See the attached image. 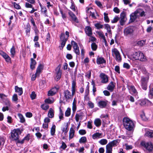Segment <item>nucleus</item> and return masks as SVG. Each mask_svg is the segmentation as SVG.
<instances>
[{
    "mask_svg": "<svg viewBox=\"0 0 153 153\" xmlns=\"http://www.w3.org/2000/svg\"><path fill=\"white\" fill-rule=\"evenodd\" d=\"M74 51L77 55H79L80 54V51L79 47H76L74 48Z\"/></svg>",
    "mask_w": 153,
    "mask_h": 153,
    "instance_id": "51",
    "label": "nucleus"
},
{
    "mask_svg": "<svg viewBox=\"0 0 153 153\" xmlns=\"http://www.w3.org/2000/svg\"><path fill=\"white\" fill-rule=\"evenodd\" d=\"M94 26L97 29H99L103 28V25H101L100 23H97L95 24Z\"/></svg>",
    "mask_w": 153,
    "mask_h": 153,
    "instance_id": "41",
    "label": "nucleus"
},
{
    "mask_svg": "<svg viewBox=\"0 0 153 153\" xmlns=\"http://www.w3.org/2000/svg\"><path fill=\"white\" fill-rule=\"evenodd\" d=\"M43 66L41 64L39 65V66L38 67L36 70V72L37 74H38V75H40L42 70V69Z\"/></svg>",
    "mask_w": 153,
    "mask_h": 153,
    "instance_id": "35",
    "label": "nucleus"
},
{
    "mask_svg": "<svg viewBox=\"0 0 153 153\" xmlns=\"http://www.w3.org/2000/svg\"><path fill=\"white\" fill-rule=\"evenodd\" d=\"M45 102L46 103L48 104H51L53 102V101L49 99H46L45 100Z\"/></svg>",
    "mask_w": 153,
    "mask_h": 153,
    "instance_id": "64",
    "label": "nucleus"
},
{
    "mask_svg": "<svg viewBox=\"0 0 153 153\" xmlns=\"http://www.w3.org/2000/svg\"><path fill=\"white\" fill-rule=\"evenodd\" d=\"M21 133V131L19 129H14L11 132L12 138L13 140H17L19 139V135Z\"/></svg>",
    "mask_w": 153,
    "mask_h": 153,
    "instance_id": "5",
    "label": "nucleus"
},
{
    "mask_svg": "<svg viewBox=\"0 0 153 153\" xmlns=\"http://www.w3.org/2000/svg\"><path fill=\"white\" fill-rule=\"evenodd\" d=\"M58 88L56 87H54L48 91V96H53L56 94L58 91Z\"/></svg>",
    "mask_w": 153,
    "mask_h": 153,
    "instance_id": "15",
    "label": "nucleus"
},
{
    "mask_svg": "<svg viewBox=\"0 0 153 153\" xmlns=\"http://www.w3.org/2000/svg\"><path fill=\"white\" fill-rule=\"evenodd\" d=\"M25 32L26 35L28 36H29L30 32V26L29 24H27L25 28Z\"/></svg>",
    "mask_w": 153,
    "mask_h": 153,
    "instance_id": "26",
    "label": "nucleus"
},
{
    "mask_svg": "<svg viewBox=\"0 0 153 153\" xmlns=\"http://www.w3.org/2000/svg\"><path fill=\"white\" fill-rule=\"evenodd\" d=\"M131 90L132 91L133 94H136L137 93L136 90L134 86H131L130 87Z\"/></svg>",
    "mask_w": 153,
    "mask_h": 153,
    "instance_id": "52",
    "label": "nucleus"
},
{
    "mask_svg": "<svg viewBox=\"0 0 153 153\" xmlns=\"http://www.w3.org/2000/svg\"><path fill=\"white\" fill-rule=\"evenodd\" d=\"M76 101L75 98H74L73 102L72 110L73 111H75L76 109Z\"/></svg>",
    "mask_w": 153,
    "mask_h": 153,
    "instance_id": "37",
    "label": "nucleus"
},
{
    "mask_svg": "<svg viewBox=\"0 0 153 153\" xmlns=\"http://www.w3.org/2000/svg\"><path fill=\"white\" fill-rule=\"evenodd\" d=\"M18 115L20 119V122L21 123H24L25 120L23 115L21 114H18Z\"/></svg>",
    "mask_w": 153,
    "mask_h": 153,
    "instance_id": "36",
    "label": "nucleus"
},
{
    "mask_svg": "<svg viewBox=\"0 0 153 153\" xmlns=\"http://www.w3.org/2000/svg\"><path fill=\"white\" fill-rule=\"evenodd\" d=\"M85 31L86 34L89 36H91L92 35L91 28L90 26H87L85 27Z\"/></svg>",
    "mask_w": 153,
    "mask_h": 153,
    "instance_id": "20",
    "label": "nucleus"
},
{
    "mask_svg": "<svg viewBox=\"0 0 153 153\" xmlns=\"http://www.w3.org/2000/svg\"><path fill=\"white\" fill-rule=\"evenodd\" d=\"M145 135L150 138H153V130L149 129L145 130Z\"/></svg>",
    "mask_w": 153,
    "mask_h": 153,
    "instance_id": "16",
    "label": "nucleus"
},
{
    "mask_svg": "<svg viewBox=\"0 0 153 153\" xmlns=\"http://www.w3.org/2000/svg\"><path fill=\"white\" fill-rule=\"evenodd\" d=\"M63 94L64 97L66 101L71 99L73 96L72 94H71L70 92L68 90H65L64 91Z\"/></svg>",
    "mask_w": 153,
    "mask_h": 153,
    "instance_id": "12",
    "label": "nucleus"
},
{
    "mask_svg": "<svg viewBox=\"0 0 153 153\" xmlns=\"http://www.w3.org/2000/svg\"><path fill=\"white\" fill-rule=\"evenodd\" d=\"M13 5L14 8L17 9H21V7L19 5L16 4V2H14L13 3Z\"/></svg>",
    "mask_w": 153,
    "mask_h": 153,
    "instance_id": "58",
    "label": "nucleus"
},
{
    "mask_svg": "<svg viewBox=\"0 0 153 153\" xmlns=\"http://www.w3.org/2000/svg\"><path fill=\"white\" fill-rule=\"evenodd\" d=\"M112 54L113 56H116L119 54H120L119 52L116 48H114L112 50Z\"/></svg>",
    "mask_w": 153,
    "mask_h": 153,
    "instance_id": "34",
    "label": "nucleus"
},
{
    "mask_svg": "<svg viewBox=\"0 0 153 153\" xmlns=\"http://www.w3.org/2000/svg\"><path fill=\"white\" fill-rule=\"evenodd\" d=\"M41 108L44 110H47L49 108V106L48 105L46 104H43L41 105Z\"/></svg>",
    "mask_w": 153,
    "mask_h": 153,
    "instance_id": "47",
    "label": "nucleus"
},
{
    "mask_svg": "<svg viewBox=\"0 0 153 153\" xmlns=\"http://www.w3.org/2000/svg\"><path fill=\"white\" fill-rule=\"evenodd\" d=\"M141 146L144 147L149 152H151L153 150V145L151 142H146L144 141H142L140 143Z\"/></svg>",
    "mask_w": 153,
    "mask_h": 153,
    "instance_id": "4",
    "label": "nucleus"
},
{
    "mask_svg": "<svg viewBox=\"0 0 153 153\" xmlns=\"http://www.w3.org/2000/svg\"><path fill=\"white\" fill-rule=\"evenodd\" d=\"M116 60L118 62H120L121 61V58L120 54L115 56Z\"/></svg>",
    "mask_w": 153,
    "mask_h": 153,
    "instance_id": "57",
    "label": "nucleus"
},
{
    "mask_svg": "<svg viewBox=\"0 0 153 153\" xmlns=\"http://www.w3.org/2000/svg\"><path fill=\"white\" fill-rule=\"evenodd\" d=\"M68 124H67L65 126V128H63L62 130L63 132H64L65 134H66V133H67V132H68Z\"/></svg>",
    "mask_w": 153,
    "mask_h": 153,
    "instance_id": "56",
    "label": "nucleus"
},
{
    "mask_svg": "<svg viewBox=\"0 0 153 153\" xmlns=\"http://www.w3.org/2000/svg\"><path fill=\"white\" fill-rule=\"evenodd\" d=\"M71 109L68 108L65 112V116L66 117H68L70 115Z\"/></svg>",
    "mask_w": 153,
    "mask_h": 153,
    "instance_id": "49",
    "label": "nucleus"
},
{
    "mask_svg": "<svg viewBox=\"0 0 153 153\" xmlns=\"http://www.w3.org/2000/svg\"><path fill=\"white\" fill-rule=\"evenodd\" d=\"M72 45L73 46V48L78 47V45L75 42L72 41L71 42Z\"/></svg>",
    "mask_w": 153,
    "mask_h": 153,
    "instance_id": "62",
    "label": "nucleus"
},
{
    "mask_svg": "<svg viewBox=\"0 0 153 153\" xmlns=\"http://www.w3.org/2000/svg\"><path fill=\"white\" fill-rule=\"evenodd\" d=\"M94 124L97 127H99L101 125V120L99 118L95 119L94 121Z\"/></svg>",
    "mask_w": 153,
    "mask_h": 153,
    "instance_id": "29",
    "label": "nucleus"
},
{
    "mask_svg": "<svg viewBox=\"0 0 153 153\" xmlns=\"http://www.w3.org/2000/svg\"><path fill=\"white\" fill-rule=\"evenodd\" d=\"M115 83H114L113 82H111L107 87V89L111 92L113 91L115 86Z\"/></svg>",
    "mask_w": 153,
    "mask_h": 153,
    "instance_id": "22",
    "label": "nucleus"
},
{
    "mask_svg": "<svg viewBox=\"0 0 153 153\" xmlns=\"http://www.w3.org/2000/svg\"><path fill=\"white\" fill-rule=\"evenodd\" d=\"M108 146L107 145L106 146V153H112V148Z\"/></svg>",
    "mask_w": 153,
    "mask_h": 153,
    "instance_id": "39",
    "label": "nucleus"
},
{
    "mask_svg": "<svg viewBox=\"0 0 153 153\" xmlns=\"http://www.w3.org/2000/svg\"><path fill=\"white\" fill-rule=\"evenodd\" d=\"M104 26L105 27V28L107 32L109 33V36H111L112 32L110 25L108 24H105L104 25Z\"/></svg>",
    "mask_w": 153,
    "mask_h": 153,
    "instance_id": "21",
    "label": "nucleus"
},
{
    "mask_svg": "<svg viewBox=\"0 0 153 153\" xmlns=\"http://www.w3.org/2000/svg\"><path fill=\"white\" fill-rule=\"evenodd\" d=\"M36 97V94L34 91L32 92L31 94L30 95V97L32 100H33L35 99Z\"/></svg>",
    "mask_w": 153,
    "mask_h": 153,
    "instance_id": "50",
    "label": "nucleus"
},
{
    "mask_svg": "<svg viewBox=\"0 0 153 153\" xmlns=\"http://www.w3.org/2000/svg\"><path fill=\"white\" fill-rule=\"evenodd\" d=\"M132 56L136 60H139L142 62H146L147 61V57L140 51L134 52Z\"/></svg>",
    "mask_w": 153,
    "mask_h": 153,
    "instance_id": "3",
    "label": "nucleus"
},
{
    "mask_svg": "<svg viewBox=\"0 0 153 153\" xmlns=\"http://www.w3.org/2000/svg\"><path fill=\"white\" fill-rule=\"evenodd\" d=\"M60 66L59 65L56 68L55 70V79L57 81L60 79L61 76L62 72L60 70Z\"/></svg>",
    "mask_w": 153,
    "mask_h": 153,
    "instance_id": "6",
    "label": "nucleus"
},
{
    "mask_svg": "<svg viewBox=\"0 0 153 153\" xmlns=\"http://www.w3.org/2000/svg\"><path fill=\"white\" fill-rule=\"evenodd\" d=\"M138 15H139V17L145 16V12L143 11L141 9H138L136 10Z\"/></svg>",
    "mask_w": 153,
    "mask_h": 153,
    "instance_id": "30",
    "label": "nucleus"
},
{
    "mask_svg": "<svg viewBox=\"0 0 153 153\" xmlns=\"http://www.w3.org/2000/svg\"><path fill=\"white\" fill-rule=\"evenodd\" d=\"M39 75H38V74H37L36 73L35 74L32 75L31 77V80L33 81H34L36 77L39 76Z\"/></svg>",
    "mask_w": 153,
    "mask_h": 153,
    "instance_id": "59",
    "label": "nucleus"
},
{
    "mask_svg": "<svg viewBox=\"0 0 153 153\" xmlns=\"http://www.w3.org/2000/svg\"><path fill=\"white\" fill-rule=\"evenodd\" d=\"M108 13H104V20L106 22H109V19L108 16Z\"/></svg>",
    "mask_w": 153,
    "mask_h": 153,
    "instance_id": "45",
    "label": "nucleus"
},
{
    "mask_svg": "<svg viewBox=\"0 0 153 153\" xmlns=\"http://www.w3.org/2000/svg\"><path fill=\"white\" fill-rule=\"evenodd\" d=\"M149 96L151 98H153V88L150 89L149 93Z\"/></svg>",
    "mask_w": 153,
    "mask_h": 153,
    "instance_id": "53",
    "label": "nucleus"
},
{
    "mask_svg": "<svg viewBox=\"0 0 153 153\" xmlns=\"http://www.w3.org/2000/svg\"><path fill=\"white\" fill-rule=\"evenodd\" d=\"M146 43L145 40H142L138 42V45L140 46H143Z\"/></svg>",
    "mask_w": 153,
    "mask_h": 153,
    "instance_id": "46",
    "label": "nucleus"
},
{
    "mask_svg": "<svg viewBox=\"0 0 153 153\" xmlns=\"http://www.w3.org/2000/svg\"><path fill=\"white\" fill-rule=\"evenodd\" d=\"M56 131V126L55 125L52 126L51 129V134L52 136L54 135Z\"/></svg>",
    "mask_w": 153,
    "mask_h": 153,
    "instance_id": "38",
    "label": "nucleus"
},
{
    "mask_svg": "<svg viewBox=\"0 0 153 153\" xmlns=\"http://www.w3.org/2000/svg\"><path fill=\"white\" fill-rule=\"evenodd\" d=\"M91 47L92 49L94 51L96 50L97 48V46L95 43H92Z\"/></svg>",
    "mask_w": 153,
    "mask_h": 153,
    "instance_id": "43",
    "label": "nucleus"
},
{
    "mask_svg": "<svg viewBox=\"0 0 153 153\" xmlns=\"http://www.w3.org/2000/svg\"><path fill=\"white\" fill-rule=\"evenodd\" d=\"M120 23L122 26L125 25V22L127 20L126 15L124 12H123L120 14Z\"/></svg>",
    "mask_w": 153,
    "mask_h": 153,
    "instance_id": "8",
    "label": "nucleus"
},
{
    "mask_svg": "<svg viewBox=\"0 0 153 153\" xmlns=\"http://www.w3.org/2000/svg\"><path fill=\"white\" fill-rule=\"evenodd\" d=\"M119 141V140H114L109 143L107 145H109V146L112 148L113 146H116L117 144L118 143Z\"/></svg>",
    "mask_w": 153,
    "mask_h": 153,
    "instance_id": "23",
    "label": "nucleus"
},
{
    "mask_svg": "<svg viewBox=\"0 0 153 153\" xmlns=\"http://www.w3.org/2000/svg\"><path fill=\"white\" fill-rule=\"evenodd\" d=\"M10 53L12 56H13L15 53V48L13 46L10 49Z\"/></svg>",
    "mask_w": 153,
    "mask_h": 153,
    "instance_id": "55",
    "label": "nucleus"
},
{
    "mask_svg": "<svg viewBox=\"0 0 153 153\" xmlns=\"http://www.w3.org/2000/svg\"><path fill=\"white\" fill-rule=\"evenodd\" d=\"M60 40L62 49L65 46L66 41L68 40V38H65V34L61 33L60 36Z\"/></svg>",
    "mask_w": 153,
    "mask_h": 153,
    "instance_id": "7",
    "label": "nucleus"
},
{
    "mask_svg": "<svg viewBox=\"0 0 153 153\" xmlns=\"http://www.w3.org/2000/svg\"><path fill=\"white\" fill-rule=\"evenodd\" d=\"M94 11V10L92 7L87 8L86 10L87 13L89 15L92 13Z\"/></svg>",
    "mask_w": 153,
    "mask_h": 153,
    "instance_id": "42",
    "label": "nucleus"
},
{
    "mask_svg": "<svg viewBox=\"0 0 153 153\" xmlns=\"http://www.w3.org/2000/svg\"><path fill=\"white\" fill-rule=\"evenodd\" d=\"M86 138L85 137H83L79 139V142L80 143H84L86 142Z\"/></svg>",
    "mask_w": 153,
    "mask_h": 153,
    "instance_id": "44",
    "label": "nucleus"
},
{
    "mask_svg": "<svg viewBox=\"0 0 153 153\" xmlns=\"http://www.w3.org/2000/svg\"><path fill=\"white\" fill-rule=\"evenodd\" d=\"M134 31L133 27L132 26H129L126 27L124 30L125 35L127 36L132 34Z\"/></svg>",
    "mask_w": 153,
    "mask_h": 153,
    "instance_id": "9",
    "label": "nucleus"
},
{
    "mask_svg": "<svg viewBox=\"0 0 153 153\" xmlns=\"http://www.w3.org/2000/svg\"><path fill=\"white\" fill-rule=\"evenodd\" d=\"M99 143L102 145H104L107 143V140L106 139H103L99 141Z\"/></svg>",
    "mask_w": 153,
    "mask_h": 153,
    "instance_id": "40",
    "label": "nucleus"
},
{
    "mask_svg": "<svg viewBox=\"0 0 153 153\" xmlns=\"http://www.w3.org/2000/svg\"><path fill=\"white\" fill-rule=\"evenodd\" d=\"M96 62L97 64H101L106 63L105 60L102 57L98 56L96 60Z\"/></svg>",
    "mask_w": 153,
    "mask_h": 153,
    "instance_id": "17",
    "label": "nucleus"
},
{
    "mask_svg": "<svg viewBox=\"0 0 153 153\" xmlns=\"http://www.w3.org/2000/svg\"><path fill=\"white\" fill-rule=\"evenodd\" d=\"M0 55L7 62H10L11 61V58L6 53L1 51H0Z\"/></svg>",
    "mask_w": 153,
    "mask_h": 153,
    "instance_id": "14",
    "label": "nucleus"
},
{
    "mask_svg": "<svg viewBox=\"0 0 153 153\" xmlns=\"http://www.w3.org/2000/svg\"><path fill=\"white\" fill-rule=\"evenodd\" d=\"M71 5L70 7V8L73 11H76V9L75 8V5L73 1H72L71 2Z\"/></svg>",
    "mask_w": 153,
    "mask_h": 153,
    "instance_id": "63",
    "label": "nucleus"
},
{
    "mask_svg": "<svg viewBox=\"0 0 153 153\" xmlns=\"http://www.w3.org/2000/svg\"><path fill=\"white\" fill-rule=\"evenodd\" d=\"M30 68L31 69L33 70L35 68V65H36V62L35 60L32 58L30 59Z\"/></svg>",
    "mask_w": 153,
    "mask_h": 153,
    "instance_id": "25",
    "label": "nucleus"
},
{
    "mask_svg": "<svg viewBox=\"0 0 153 153\" xmlns=\"http://www.w3.org/2000/svg\"><path fill=\"white\" fill-rule=\"evenodd\" d=\"M101 80V82L102 83H106L108 82V76L103 73H102L100 75Z\"/></svg>",
    "mask_w": 153,
    "mask_h": 153,
    "instance_id": "10",
    "label": "nucleus"
},
{
    "mask_svg": "<svg viewBox=\"0 0 153 153\" xmlns=\"http://www.w3.org/2000/svg\"><path fill=\"white\" fill-rule=\"evenodd\" d=\"M48 116L49 117L52 118L54 117V111L52 108H50L48 111Z\"/></svg>",
    "mask_w": 153,
    "mask_h": 153,
    "instance_id": "33",
    "label": "nucleus"
},
{
    "mask_svg": "<svg viewBox=\"0 0 153 153\" xmlns=\"http://www.w3.org/2000/svg\"><path fill=\"white\" fill-rule=\"evenodd\" d=\"M89 86L88 85L86 87V89L85 91V97H86L89 94Z\"/></svg>",
    "mask_w": 153,
    "mask_h": 153,
    "instance_id": "48",
    "label": "nucleus"
},
{
    "mask_svg": "<svg viewBox=\"0 0 153 153\" xmlns=\"http://www.w3.org/2000/svg\"><path fill=\"white\" fill-rule=\"evenodd\" d=\"M130 20L131 22H134L136 19L139 18V15H138L136 10L130 15Z\"/></svg>",
    "mask_w": 153,
    "mask_h": 153,
    "instance_id": "11",
    "label": "nucleus"
},
{
    "mask_svg": "<svg viewBox=\"0 0 153 153\" xmlns=\"http://www.w3.org/2000/svg\"><path fill=\"white\" fill-rule=\"evenodd\" d=\"M69 15L71 17L72 21L76 22H78V19L77 17L71 11L69 10L68 12Z\"/></svg>",
    "mask_w": 153,
    "mask_h": 153,
    "instance_id": "18",
    "label": "nucleus"
},
{
    "mask_svg": "<svg viewBox=\"0 0 153 153\" xmlns=\"http://www.w3.org/2000/svg\"><path fill=\"white\" fill-rule=\"evenodd\" d=\"M102 133L97 132L92 135V138L94 139L99 138L102 137Z\"/></svg>",
    "mask_w": 153,
    "mask_h": 153,
    "instance_id": "27",
    "label": "nucleus"
},
{
    "mask_svg": "<svg viewBox=\"0 0 153 153\" xmlns=\"http://www.w3.org/2000/svg\"><path fill=\"white\" fill-rule=\"evenodd\" d=\"M76 82L74 81H72V95H74L75 93V87Z\"/></svg>",
    "mask_w": 153,
    "mask_h": 153,
    "instance_id": "24",
    "label": "nucleus"
},
{
    "mask_svg": "<svg viewBox=\"0 0 153 153\" xmlns=\"http://www.w3.org/2000/svg\"><path fill=\"white\" fill-rule=\"evenodd\" d=\"M108 102L107 100L100 101L98 102V106L101 108H105Z\"/></svg>",
    "mask_w": 153,
    "mask_h": 153,
    "instance_id": "19",
    "label": "nucleus"
},
{
    "mask_svg": "<svg viewBox=\"0 0 153 153\" xmlns=\"http://www.w3.org/2000/svg\"><path fill=\"white\" fill-rule=\"evenodd\" d=\"M96 32L98 35L99 37L102 39L105 38L103 33L102 31H97Z\"/></svg>",
    "mask_w": 153,
    "mask_h": 153,
    "instance_id": "28",
    "label": "nucleus"
},
{
    "mask_svg": "<svg viewBox=\"0 0 153 153\" xmlns=\"http://www.w3.org/2000/svg\"><path fill=\"white\" fill-rule=\"evenodd\" d=\"M119 19V18L117 16H115L114 19L111 20V22L112 23L117 22Z\"/></svg>",
    "mask_w": 153,
    "mask_h": 153,
    "instance_id": "54",
    "label": "nucleus"
},
{
    "mask_svg": "<svg viewBox=\"0 0 153 153\" xmlns=\"http://www.w3.org/2000/svg\"><path fill=\"white\" fill-rule=\"evenodd\" d=\"M15 89V91L18 93L19 95H21L22 94V88H19L17 86H16Z\"/></svg>",
    "mask_w": 153,
    "mask_h": 153,
    "instance_id": "31",
    "label": "nucleus"
},
{
    "mask_svg": "<svg viewBox=\"0 0 153 153\" xmlns=\"http://www.w3.org/2000/svg\"><path fill=\"white\" fill-rule=\"evenodd\" d=\"M123 125L125 128L129 131L133 130L135 125L132 120L130 119L125 117L123 120Z\"/></svg>",
    "mask_w": 153,
    "mask_h": 153,
    "instance_id": "2",
    "label": "nucleus"
},
{
    "mask_svg": "<svg viewBox=\"0 0 153 153\" xmlns=\"http://www.w3.org/2000/svg\"><path fill=\"white\" fill-rule=\"evenodd\" d=\"M141 70L145 75L141 77L140 82L142 88L143 90H146L149 79V74L146 71L145 68L142 67Z\"/></svg>",
    "mask_w": 153,
    "mask_h": 153,
    "instance_id": "1",
    "label": "nucleus"
},
{
    "mask_svg": "<svg viewBox=\"0 0 153 153\" xmlns=\"http://www.w3.org/2000/svg\"><path fill=\"white\" fill-rule=\"evenodd\" d=\"M62 145L60 146V148L65 149L67 148V145L65 144V143L63 141H62Z\"/></svg>",
    "mask_w": 153,
    "mask_h": 153,
    "instance_id": "60",
    "label": "nucleus"
},
{
    "mask_svg": "<svg viewBox=\"0 0 153 153\" xmlns=\"http://www.w3.org/2000/svg\"><path fill=\"white\" fill-rule=\"evenodd\" d=\"M79 133L81 135H84L86 133V131L85 130L81 129L79 131Z\"/></svg>",
    "mask_w": 153,
    "mask_h": 153,
    "instance_id": "61",
    "label": "nucleus"
},
{
    "mask_svg": "<svg viewBox=\"0 0 153 153\" xmlns=\"http://www.w3.org/2000/svg\"><path fill=\"white\" fill-rule=\"evenodd\" d=\"M74 130L73 128H71L69 132V139L72 138L74 135Z\"/></svg>",
    "mask_w": 153,
    "mask_h": 153,
    "instance_id": "32",
    "label": "nucleus"
},
{
    "mask_svg": "<svg viewBox=\"0 0 153 153\" xmlns=\"http://www.w3.org/2000/svg\"><path fill=\"white\" fill-rule=\"evenodd\" d=\"M84 116V113L82 112H77L75 116L76 121L77 122H78L79 120H82Z\"/></svg>",
    "mask_w": 153,
    "mask_h": 153,
    "instance_id": "13",
    "label": "nucleus"
}]
</instances>
